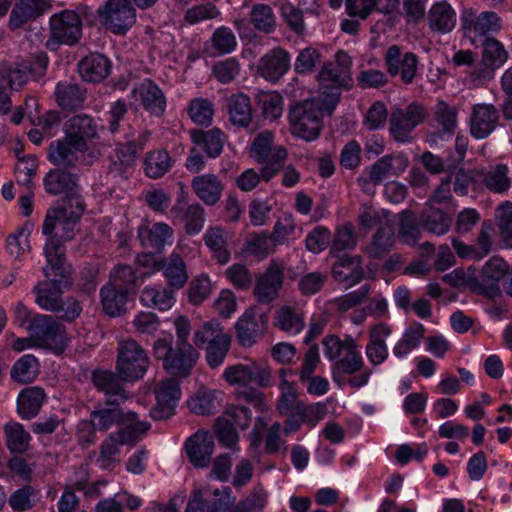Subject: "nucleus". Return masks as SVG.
Masks as SVG:
<instances>
[{
  "label": "nucleus",
  "instance_id": "e2e57ef3",
  "mask_svg": "<svg viewBox=\"0 0 512 512\" xmlns=\"http://www.w3.org/2000/svg\"><path fill=\"white\" fill-rule=\"evenodd\" d=\"M258 105L263 117L270 121H276L284 110L283 97L277 92L262 93L258 97Z\"/></svg>",
  "mask_w": 512,
  "mask_h": 512
},
{
  "label": "nucleus",
  "instance_id": "a19ab883",
  "mask_svg": "<svg viewBox=\"0 0 512 512\" xmlns=\"http://www.w3.org/2000/svg\"><path fill=\"white\" fill-rule=\"evenodd\" d=\"M129 293L121 288L106 283L100 289V297L103 311L111 316H120L126 310V303Z\"/></svg>",
  "mask_w": 512,
  "mask_h": 512
},
{
  "label": "nucleus",
  "instance_id": "bb28decb",
  "mask_svg": "<svg viewBox=\"0 0 512 512\" xmlns=\"http://www.w3.org/2000/svg\"><path fill=\"white\" fill-rule=\"evenodd\" d=\"M282 271L277 266H270L265 273L256 279L253 294L261 304L274 301L282 286Z\"/></svg>",
  "mask_w": 512,
  "mask_h": 512
},
{
  "label": "nucleus",
  "instance_id": "0eeeda50",
  "mask_svg": "<svg viewBox=\"0 0 512 512\" xmlns=\"http://www.w3.org/2000/svg\"><path fill=\"white\" fill-rule=\"evenodd\" d=\"M153 354L162 361L164 370L174 378H187L191 375L200 354L192 344L175 346L165 338L157 339L153 344Z\"/></svg>",
  "mask_w": 512,
  "mask_h": 512
},
{
  "label": "nucleus",
  "instance_id": "2f4dec72",
  "mask_svg": "<svg viewBox=\"0 0 512 512\" xmlns=\"http://www.w3.org/2000/svg\"><path fill=\"white\" fill-rule=\"evenodd\" d=\"M191 187L197 197L209 206L220 200L224 190L221 179L210 173L195 176L191 181Z\"/></svg>",
  "mask_w": 512,
  "mask_h": 512
},
{
  "label": "nucleus",
  "instance_id": "58836bf2",
  "mask_svg": "<svg viewBox=\"0 0 512 512\" xmlns=\"http://www.w3.org/2000/svg\"><path fill=\"white\" fill-rule=\"evenodd\" d=\"M394 234L395 230L392 222L381 224L366 247L367 254L373 259L383 258L394 246Z\"/></svg>",
  "mask_w": 512,
  "mask_h": 512
},
{
  "label": "nucleus",
  "instance_id": "9b49d317",
  "mask_svg": "<svg viewBox=\"0 0 512 512\" xmlns=\"http://www.w3.org/2000/svg\"><path fill=\"white\" fill-rule=\"evenodd\" d=\"M48 57L46 53L39 52L28 59L4 65L0 68V77L11 90L21 89L30 78H41L47 70Z\"/></svg>",
  "mask_w": 512,
  "mask_h": 512
},
{
  "label": "nucleus",
  "instance_id": "412c9836",
  "mask_svg": "<svg viewBox=\"0 0 512 512\" xmlns=\"http://www.w3.org/2000/svg\"><path fill=\"white\" fill-rule=\"evenodd\" d=\"M320 361L317 345H312L304 355L301 370L296 372L301 383H307V392L311 395L322 396L329 390V382L322 376H313Z\"/></svg>",
  "mask_w": 512,
  "mask_h": 512
},
{
  "label": "nucleus",
  "instance_id": "9d476101",
  "mask_svg": "<svg viewBox=\"0 0 512 512\" xmlns=\"http://www.w3.org/2000/svg\"><path fill=\"white\" fill-rule=\"evenodd\" d=\"M27 330L36 340V347L62 352L67 345L65 327L51 315H35Z\"/></svg>",
  "mask_w": 512,
  "mask_h": 512
},
{
  "label": "nucleus",
  "instance_id": "423d86ee",
  "mask_svg": "<svg viewBox=\"0 0 512 512\" xmlns=\"http://www.w3.org/2000/svg\"><path fill=\"white\" fill-rule=\"evenodd\" d=\"M223 379L231 386H239L243 390L238 396L252 404L258 410L265 407L263 394L254 388L247 389L250 384L268 387L271 382V370L268 366L253 361L249 364L238 363L225 368Z\"/></svg>",
  "mask_w": 512,
  "mask_h": 512
},
{
  "label": "nucleus",
  "instance_id": "cd10ccee",
  "mask_svg": "<svg viewBox=\"0 0 512 512\" xmlns=\"http://www.w3.org/2000/svg\"><path fill=\"white\" fill-rule=\"evenodd\" d=\"M173 237V229L163 222L142 225L138 229V238L141 244L157 252H161L165 245H170L173 242Z\"/></svg>",
  "mask_w": 512,
  "mask_h": 512
},
{
  "label": "nucleus",
  "instance_id": "ea45409f",
  "mask_svg": "<svg viewBox=\"0 0 512 512\" xmlns=\"http://www.w3.org/2000/svg\"><path fill=\"white\" fill-rule=\"evenodd\" d=\"M434 115L438 126L442 130L441 132L432 133L430 141L436 142L437 138H442L444 135L452 136L457 126L458 109L443 100H439L435 105Z\"/></svg>",
  "mask_w": 512,
  "mask_h": 512
},
{
  "label": "nucleus",
  "instance_id": "4d7b16f0",
  "mask_svg": "<svg viewBox=\"0 0 512 512\" xmlns=\"http://www.w3.org/2000/svg\"><path fill=\"white\" fill-rule=\"evenodd\" d=\"M509 168L505 164H497L483 174V183L494 193H504L511 186L508 177Z\"/></svg>",
  "mask_w": 512,
  "mask_h": 512
},
{
  "label": "nucleus",
  "instance_id": "1a4fd4ad",
  "mask_svg": "<svg viewBox=\"0 0 512 512\" xmlns=\"http://www.w3.org/2000/svg\"><path fill=\"white\" fill-rule=\"evenodd\" d=\"M460 21L463 37L476 47L501 30V19L493 11L477 13L472 9H465Z\"/></svg>",
  "mask_w": 512,
  "mask_h": 512
},
{
  "label": "nucleus",
  "instance_id": "338daca9",
  "mask_svg": "<svg viewBox=\"0 0 512 512\" xmlns=\"http://www.w3.org/2000/svg\"><path fill=\"white\" fill-rule=\"evenodd\" d=\"M216 394V391L198 392L195 397L188 401L190 410L198 415L215 413L218 407Z\"/></svg>",
  "mask_w": 512,
  "mask_h": 512
},
{
  "label": "nucleus",
  "instance_id": "20e7f679",
  "mask_svg": "<svg viewBox=\"0 0 512 512\" xmlns=\"http://www.w3.org/2000/svg\"><path fill=\"white\" fill-rule=\"evenodd\" d=\"M290 131L305 141L316 140L322 130L323 99L310 97V91L293 89L290 92Z\"/></svg>",
  "mask_w": 512,
  "mask_h": 512
},
{
  "label": "nucleus",
  "instance_id": "6e6d98bb",
  "mask_svg": "<svg viewBox=\"0 0 512 512\" xmlns=\"http://www.w3.org/2000/svg\"><path fill=\"white\" fill-rule=\"evenodd\" d=\"M228 337L230 335L224 332L223 327L218 321L210 320L195 330L193 342L195 346L202 348L216 343L218 339L224 340Z\"/></svg>",
  "mask_w": 512,
  "mask_h": 512
},
{
  "label": "nucleus",
  "instance_id": "69168bd1",
  "mask_svg": "<svg viewBox=\"0 0 512 512\" xmlns=\"http://www.w3.org/2000/svg\"><path fill=\"white\" fill-rule=\"evenodd\" d=\"M420 235L419 226L414 213L404 210L399 214V236L406 244L413 245Z\"/></svg>",
  "mask_w": 512,
  "mask_h": 512
},
{
  "label": "nucleus",
  "instance_id": "f257e3e1",
  "mask_svg": "<svg viewBox=\"0 0 512 512\" xmlns=\"http://www.w3.org/2000/svg\"><path fill=\"white\" fill-rule=\"evenodd\" d=\"M73 199V208L67 204L50 207L42 226L43 234L49 236L43 248L47 263L62 276L67 273L63 242L74 238L75 228L85 210L83 198Z\"/></svg>",
  "mask_w": 512,
  "mask_h": 512
},
{
  "label": "nucleus",
  "instance_id": "c756f323",
  "mask_svg": "<svg viewBox=\"0 0 512 512\" xmlns=\"http://www.w3.org/2000/svg\"><path fill=\"white\" fill-rule=\"evenodd\" d=\"M229 122L238 128H248L253 120L250 97L242 92L231 94L226 99Z\"/></svg>",
  "mask_w": 512,
  "mask_h": 512
},
{
  "label": "nucleus",
  "instance_id": "5701e85b",
  "mask_svg": "<svg viewBox=\"0 0 512 512\" xmlns=\"http://www.w3.org/2000/svg\"><path fill=\"white\" fill-rule=\"evenodd\" d=\"M391 333V326L384 322L377 323L370 328L365 354L371 365L379 366L388 359L389 351L386 339Z\"/></svg>",
  "mask_w": 512,
  "mask_h": 512
},
{
  "label": "nucleus",
  "instance_id": "b1692460",
  "mask_svg": "<svg viewBox=\"0 0 512 512\" xmlns=\"http://www.w3.org/2000/svg\"><path fill=\"white\" fill-rule=\"evenodd\" d=\"M185 449L195 467H207L214 451V438L208 431L199 430L187 439Z\"/></svg>",
  "mask_w": 512,
  "mask_h": 512
},
{
  "label": "nucleus",
  "instance_id": "39448f33",
  "mask_svg": "<svg viewBox=\"0 0 512 512\" xmlns=\"http://www.w3.org/2000/svg\"><path fill=\"white\" fill-rule=\"evenodd\" d=\"M351 66V57L347 52L339 50L335 54V61L325 63L317 74L324 109L328 115L334 112L339 103L341 90L352 86Z\"/></svg>",
  "mask_w": 512,
  "mask_h": 512
},
{
  "label": "nucleus",
  "instance_id": "6e6552de",
  "mask_svg": "<svg viewBox=\"0 0 512 512\" xmlns=\"http://www.w3.org/2000/svg\"><path fill=\"white\" fill-rule=\"evenodd\" d=\"M149 366L150 358L136 340L127 338L118 342L115 369L122 381L134 382L142 379Z\"/></svg>",
  "mask_w": 512,
  "mask_h": 512
},
{
  "label": "nucleus",
  "instance_id": "f8f14e48",
  "mask_svg": "<svg viewBox=\"0 0 512 512\" xmlns=\"http://www.w3.org/2000/svg\"><path fill=\"white\" fill-rule=\"evenodd\" d=\"M47 157L55 167L69 170L91 165L95 158L90 149L82 148L65 136L50 143Z\"/></svg>",
  "mask_w": 512,
  "mask_h": 512
},
{
  "label": "nucleus",
  "instance_id": "79ce46f5",
  "mask_svg": "<svg viewBox=\"0 0 512 512\" xmlns=\"http://www.w3.org/2000/svg\"><path fill=\"white\" fill-rule=\"evenodd\" d=\"M227 239V231L220 226L209 227L203 236L205 245L210 249L213 253V257L221 265L228 263L231 257L227 249Z\"/></svg>",
  "mask_w": 512,
  "mask_h": 512
},
{
  "label": "nucleus",
  "instance_id": "a18cd8bd",
  "mask_svg": "<svg viewBox=\"0 0 512 512\" xmlns=\"http://www.w3.org/2000/svg\"><path fill=\"white\" fill-rule=\"evenodd\" d=\"M125 413L120 408V404H105L93 410L90 414V420L98 431H107L113 425L123 424Z\"/></svg>",
  "mask_w": 512,
  "mask_h": 512
},
{
  "label": "nucleus",
  "instance_id": "0e129e2a",
  "mask_svg": "<svg viewBox=\"0 0 512 512\" xmlns=\"http://www.w3.org/2000/svg\"><path fill=\"white\" fill-rule=\"evenodd\" d=\"M250 19L254 27L259 31L271 33L275 29V15L269 5L255 4L252 7Z\"/></svg>",
  "mask_w": 512,
  "mask_h": 512
},
{
  "label": "nucleus",
  "instance_id": "c9c22d12",
  "mask_svg": "<svg viewBox=\"0 0 512 512\" xmlns=\"http://www.w3.org/2000/svg\"><path fill=\"white\" fill-rule=\"evenodd\" d=\"M110 61L102 54L93 53L83 58L78 64L81 77L87 82H100L110 73Z\"/></svg>",
  "mask_w": 512,
  "mask_h": 512
},
{
  "label": "nucleus",
  "instance_id": "4c0bfd02",
  "mask_svg": "<svg viewBox=\"0 0 512 512\" xmlns=\"http://www.w3.org/2000/svg\"><path fill=\"white\" fill-rule=\"evenodd\" d=\"M192 142L201 147L208 157L216 158L222 151L226 141L224 132L214 127L210 130H192L191 131Z\"/></svg>",
  "mask_w": 512,
  "mask_h": 512
},
{
  "label": "nucleus",
  "instance_id": "052dcab7",
  "mask_svg": "<svg viewBox=\"0 0 512 512\" xmlns=\"http://www.w3.org/2000/svg\"><path fill=\"white\" fill-rule=\"evenodd\" d=\"M188 114L195 124L208 126L213 120L214 105L208 99L195 98L188 105Z\"/></svg>",
  "mask_w": 512,
  "mask_h": 512
},
{
  "label": "nucleus",
  "instance_id": "de8ad7c7",
  "mask_svg": "<svg viewBox=\"0 0 512 512\" xmlns=\"http://www.w3.org/2000/svg\"><path fill=\"white\" fill-rule=\"evenodd\" d=\"M456 24V15L450 4L438 2L429 11V26L441 33L450 32Z\"/></svg>",
  "mask_w": 512,
  "mask_h": 512
},
{
  "label": "nucleus",
  "instance_id": "6ab92c4d",
  "mask_svg": "<svg viewBox=\"0 0 512 512\" xmlns=\"http://www.w3.org/2000/svg\"><path fill=\"white\" fill-rule=\"evenodd\" d=\"M156 405L151 409L155 420H164L174 414L176 404L181 396L177 378L170 377L162 380L155 388Z\"/></svg>",
  "mask_w": 512,
  "mask_h": 512
},
{
  "label": "nucleus",
  "instance_id": "f704fd0d",
  "mask_svg": "<svg viewBox=\"0 0 512 512\" xmlns=\"http://www.w3.org/2000/svg\"><path fill=\"white\" fill-rule=\"evenodd\" d=\"M140 301L146 307L167 311L175 302V289L168 285L146 286L141 292Z\"/></svg>",
  "mask_w": 512,
  "mask_h": 512
},
{
  "label": "nucleus",
  "instance_id": "c03bdc74",
  "mask_svg": "<svg viewBox=\"0 0 512 512\" xmlns=\"http://www.w3.org/2000/svg\"><path fill=\"white\" fill-rule=\"evenodd\" d=\"M426 329L419 322H412L404 331L402 337L393 347V354L396 358H404L411 351L416 349L424 338Z\"/></svg>",
  "mask_w": 512,
  "mask_h": 512
},
{
  "label": "nucleus",
  "instance_id": "dca6fc26",
  "mask_svg": "<svg viewBox=\"0 0 512 512\" xmlns=\"http://www.w3.org/2000/svg\"><path fill=\"white\" fill-rule=\"evenodd\" d=\"M45 191L52 196H64V203L73 208L74 199L82 198L79 194V177L69 169L55 167L43 180Z\"/></svg>",
  "mask_w": 512,
  "mask_h": 512
},
{
  "label": "nucleus",
  "instance_id": "a878e982",
  "mask_svg": "<svg viewBox=\"0 0 512 512\" xmlns=\"http://www.w3.org/2000/svg\"><path fill=\"white\" fill-rule=\"evenodd\" d=\"M133 97L140 101L149 113L161 116L166 108V98L162 90L150 79L138 83L132 90Z\"/></svg>",
  "mask_w": 512,
  "mask_h": 512
},
{
  "label": "nucleus",
  "instance_id": "bf43d9fd",
  "mask_svg": "<svg viewBox=\"0 0 512 512\" xmlns=\"http://www.w3.org/2000/svg\"><path fill=\"white\" fill-rule=\"evenodd\" d=\"M6 444L12 453H24L30 442V435L20 423H9L5 426Z\"/></svg>",
  "mask_w": 512,
  "mask_h": 512
},
{
  "label": "nucleus",
  "instance_id": "a211bd4d",
  "mask_svg": "<svg viewBox=\"0 0 512 512\" xmlns=\"http://www.w3.org/2000/svg\"><path fill=\"white\" fill-rule=\"evenodd\" d=\"M385 64L391 76L400 75L405 84H411L418 71L419 59L413 52L402 53L397 45L390 46L385 53Z\"/></svg>",
  "mask_w": 512,
  "mask_h": 512
},
{
  "label": "nucleus",
  "instance_id": "3c124183",
  "mask_svg": "<svg viewBox=\"0 0 512 512\" xmlns=\"http://www.w3.org/2000/svg\"><path fill=\"white\" fill-rule=\"evenodd\" d=\"M357 245L354 226L351 223H345L338 226L333 238L331 237L330 254L333 257H340V253L346 250H352Z\"/></svg>",
  "mask_w": 512,
  "mask_h": 512
},
{
  "label": "nucleus",
  "instance_id": "49530a36",
  "mask_svg": "<svg viewBox=\"0 0 512 512\" xmlns=\"http://www.w3.org/2000/svg\"><path fill=\"white\" fill-rule=\"evenodd\" d=\"M48 6L46 0H20L10 15V24L14 28L22 26L30 19L41 15Z\"/></svg>",
  "mask_w": 512,
  "mask_h": 512
},
{
  "label": "nucleus",
  "instance_id": "473e14b6",
  "mask_svg": "<svg viewBox=\"0 0 512 512\" xmlns=\"http://www.w3.org/2000/svg\"><path fill=\"white\" fill-rule=\"evenodd\" d=\"M288 69V56L282 49H272L266 53L257 66L258 73L268 81H278Z\"/></svg>",
  "mask_w": 512,
  "mask_h": 512
},
{
  "label": "nucleus",
  "instance_id": "680f3d73",
  "mask_svg": "<svg viewBox=\"0 0 512 512\" xmlns=\"http://www.w3.org/2000/svg\"><path fill=\"white\" fill-rule=\"evenodd\" d=\"M181 219L185 232L188 235H197L204 227L205 210L199 203H192L185 208Z\"/></svg>",
  "mask_w": 512,
  "mask_h": 512
},
{
  "label": "nucleus",
  "instance_id": "09e8293b",
  "mask_svg": "<svg viewBox=\"0 0 512 512\" xmlns=\"http://www.w3.org/2000/svg\"><path fill=\"white\" fill-rule=\"evenodd\" d=\"M420 223L424 230L435 235H444L451 227V218L442 210L434 208L432 205L422 211Z\"/></svg>",
  "mask_w": 512,
  "mask_h": 512
},
{
  "label": "nucleus",
  "instance_id": "4468645a",
  "mask_svg": "<svg viewBox=\"0 0 512 512\" xmlns=\"http://www.w3.org/2000/svg\"><path fill=\"white\" fill-rule=\"evenodd\" d=\"M102 25L114 34H125L136 22L131 0H107L98 9Z\"/></svg>",
  "mask_w": 512,
  "mask_h": 512
},
{
  "label": "nucleus",
  "instance_id": "5fc2aeb1",
  "mask_svg": "<svg viewBox=\"0 0 512 512\" xmlns=\"http://www.w3.org/2000/svg\"><path fill=\"white\" fill-rule=\"evenodd\" d=\"M145 173L149 178L157 179L165 175L172 166V159L166 150L147 153L144 161Z\"/></svg>",
  "mask_w": 512,
  "mask_h": 512
},
{
  "label": "nucleus",
  "instance_id": "f3484780",
  "mask_svg": "<svg viewBox=\"0 0 512 512\" xmlns=\"http://www.w3.org/2000/svg\"><path fill=\"white\" fill-rule=\"evenodd\" d=\"M409 160L403 153L384 155L365 169L358 178L362 185H378L390 177H397L407 168Z\"/></svg>",
  "mask_w": 512,
  "mask_h": 512
},
{
  "label": "nucleus",
  "instance_id": "7ed1b4c3",
  "mask_svg": "<svg viewBox=\"0 0 512 512\" xmlns=\"http://www.w3.org/2000/svg\"><path fill=\"white\" fill-rule=\"evenodd\" d=\"M43 273L50 280L41 281L33 288L36 304L46 311L57 314L63 321H74L82 312L80 302L74 297L62 298L63 288L70 285V267L67 266V273L62 276L47 263Z\"/></svg>",
  "mask_w": 512,
  "mask_h": 512
},
{
  "label": "nucleus",
  "instance_id": "2eb2a0df",
  "mask_svg": "<svg viewBox=\"0 0 512 512\" xmlns=\"http://www.w3.org/2000/svg\"><path fill=\"white\" fill-rule=\"evenodd\" d=\"M426 117L425 108L412 102L405 108L394 109L389 119V131L397 142H410L412 131L420 125Z\"/></svg>",
  "mask_w": 512,
  "mask_h": 512
},
{
  "label": "nucleus",
  "instance_id": "7c9ffc66",
  "mask_svg": "<svg viewBox=\"0 0 512 512\" xmlns=\"http://www.w3.org/2000/svg\"><path fill=\"white\" fill-rule=\"evenodd\" d=\"M325 415V406L321 404L308 405L300 401H290V433L296 432L301 424L314 427Z\"/></svg>",
  "mask_w": 512,
  "mask_h": 512
},
{
  "label": "nucleus",
  "instance_id": "ddd939ff",
  "mask_svg": "<svg viewBox=\"0 0 512 512\" xmlns=\"http://www.w3.org/2000/svg\"><path fill=\"white\" fill-rule=\"evenodd\" d=\"M50 37L46 47L57 50L59 45H73L81 38L82 21L80 16L72 10H64L51 16Z\"/></svg>",
  "mask_w": 512,
  "mask_h": 512
},
{
  "label": "nucleus",
  "instance_id": "37998d69",
  "mask_svg": "<svg viewBox=\"0 0 512 512\" xmlns=\"http://www.w3.org/2000/svg\"><path fill=\"white\" fill-rule=\"evenodd\" d=\"M45 397L44 390L33 386L23 389L17 399L18 413L23 419H31L40 411Z\"/></svg>",
  "mask_w": 512,
  "mask_h": 512
},
{
  "label": "nucleus",
  "instance_id": "c85d7f7f",
  "mask_svg": "<svg viewBox=\"0 0 512 512\" xmlns=\"http://www.w3.org/2000/svg\"><path fill=\"white\" fill-rule=\"evenodd\" d=\"M236 338L243 347H251L263 335L264 321L253 310H247L235 324Z\"/></svg>",
  "mask_w": 512,
  "mask_h": 512
},
{
  "label": "nucleus",
  "instance_id": "774afa93",
  "mask_svg": "<svg viewBox=\"0 0 512 512\" xmlns=\"http://www.w3.org/2000/svg\"><path fill=\"white\" fill-rule=\"evenodd\" d=\"M266 501V492L262 488L254 489L245 499L234 506L233 512H261Z\"/></svg>",
  "mask_w": 512,
  "mask_h": 512
},
{
  "label": "nucleus",
  "instance_id": "393cba45",
  "mask_svg": "<svg viewBox=\"0 0 512 512\" xmlns=\"http://www.w3.org/2000/svg\"><path fill=\"white\" fill-rule=\"evenodd\" d=\"M121 380L117 372L97 370L92 374L94 386L106 396L105 404H122L128 399Z\"/></svg>",
  "mask_w": 512,
  "mask_h": 512
},
{
  "label": "nucleus",
  "instance_id": "aec40b11",
  "mask_svg": "<svg viewBox=\"0 0 512 512\" xmlns=\"http://www.w3.org/2000/svg\"><path fill=\"white\" fill-rule=\"evenodd\" d=\"M64 136L82 148L90 149L89 142L98 138V124L90 115H74L64 123Z\"/></svg>",
  "mask_w": 512,
  "mask_h": 512
},
{
  "label": "nucleus",
  "instance_id": "864d4df0",
  "mask_svg": "<svg viewBox=\"0 0 512 512\" xmlns=\"http://www.w3.org/2000/svg\"><path fill=\"white\" fill-rule=\"evenodd\" d=\"M479 46H483L482 64L491 72L502 66L508 58L504 46L494 38L479 43Z\"/></svg>",
  "mask_w": 512,
  "mask_h": 512
},
{
  "label": "nucleus",
  "instance_id": "8fccbe9b",
  "mask_svg": "<svg viewBox=\"0 0 512 512\" xmlns=\"http://www.w3.org/2000/svg\"><path fill=\"white\" fill-rule=\"evenodd\" d=\"M163 269L168 286L173 289H180L185 286L188 281V273L180 254L173 252L163 265Z\"/></svg>",
  "mask_w": 512,
  "mask_h": 512
},
{
  "label": "nucleus",
  "instance_id": "603ef678",
  "mask_svg": "<svg viewBox=\"0 0 512 512\" xmlns=\"http://www.w3.org/2000/svg\"><path fill=\"white\" fill-rule=\"evenodd\" d=\"M38 372L39 363L37 358L31 354H25L14 363L10 375L15 382L26 384L32 382Z\"/></svg>",
  "mask_w": 512,
  "mask_h": 512
},
{
  "label": "nucleus",
  "instance_id": "f03ea898",
  "mask_svg": "<svg viewBox=\"0 0 512 512\" xmlns=\"http://www.w3.org/2000/svg\"><path fill=\"white\" fill-rule=\"evenodd\" d=\"M322 345L325 357L334 362L331 376L338 387L348 384L351 388L360 389L368 384L372 370L364 368L358 344L351 336L341 339L337 335H327Z\"/></svg>",
  "mask_w": 512,
  "mask_h": 512
},
{
  "label": "nucleus",
  "instance_id": "72a5a7b5",
  "mask_svg": "<svg viewBox=\"0 0 512 512\" xmlns=\"http://www.w3.org/2000/svg\"><path fill=\"white\" fill-rule=\"evenodd\" d=\"M55 100L64 110H75L83 105L86 91L73 80L59 82L55 87Z\"/></svg>",
  "mask_w": 512,
  "mask_h": 512
},
{
  "label": "nucleus",
  "instance_id": "13d9d810",
  "mask_svg": "<svg viewBox=\"0 0 512 512\" xmlns=\"http://www.w3.org/2000/svg\"><path fill=\"white\" fill-rule=\"evenodd\" d=\"M138 278L133 267L126 264H118L111 271L107 283L114 287L126 290L127 293L135 291Z\"/></svg>",
  "mask_w": 512,
  "mask_h": 512
},
{
  "label": "nucleus",
  "instance_id": "e433bc0d",
  "mask_svg": "<svg viewBox=\"0 0 512 512\" xmlns=\"http://www.w3.org/2000/svg\"><path fill=\"white\" fill-rule=\"evenodd\" d=\"M509 271L510 267L507 262L500 257L493 256L483 266L478 284L485 290L498 292L499 281H504Z\"/></svg>",
  "mask_w": 512,
  "mask_h": 512
},
{
  "label": "nucleus",
  "instance_id": "4be33fe9",
  "mask_svg": "<svg viewBox=\"0 0 512 512\" xmlns=\"http://www.w3.org/2000/svg\"><path fill=\"white\" fill-rule=\"evenodd\" d=\"M499 112L492 104H475L471 109L470 133L475 139L487 138L498 126Z\"/></svg>",
  "mask_w": 512,
  "mask_h": 512
}]
</instances>
